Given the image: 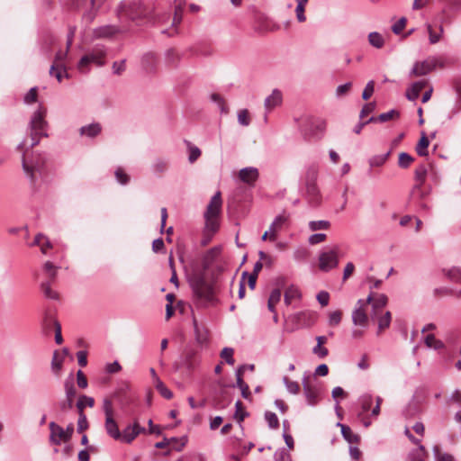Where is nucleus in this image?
I'll return each instance as SVG.
<instances>
[{
    "label": "nucleus",
    "instance_id": "obj_1",
    "mask_svg": "<svg viewBox=\"0 0 461 461\" xmlns=\"http://www.w3.org/2000/svg\"><path fill=\"white\" fill-rule=\"evenodd\" d=\"M25 145L26 140H23L17 145L16 149L23 151V169L31 181L34 182L38 175L41 176L45 173L46 156L44 154L35 153L32 154L31 158H27L26 152L23 151Z\"/></svg>",
    "mask_w": 461,
    "mask_h": 461
},
{
    "label": "nucleus",
    "instance_id": "obj_2",
    "mask_svg": "<svg viewBox=\"0 0 461 461\" xmlns=\"http://www.w3.org/2000/svg\"><path fill=\"white\" fill-rule=\"evenodd\" d=\"M47 111L41 105L32 113L28 129L30 131V148L38 145L41 137H48V122L45 120Z\"/></svg>",
    "mask_w": 461,
    "mask_h": 461
},
{
    "label": "nucleus",
    "instance_id": "obj_3",
    "mask_svg": "<svg viewBox=\"0 0 461 461\" xmlns=\"http://www.w3.org/2000/svg\"><path fill=\"white\" fill-rule=\"evenodd\" d=\"M193 296L198 303H208L212 299V287L206 281L203 274H194L189 280Z\"/></svg>",
    "mask_w": 461,
    "mask_h": 461
},
{
    "label": "nucleus",
    "instance_id": "obj_4",
    "mask_svg": "<svg viewBox=\"0 0 461 461\" xmlns=\"http://www.w3.org/2000/svg\"><path fill=\"white\" fill-rule=\"evenodd\" d=\"M318 168L315 166H310L305 172L304 185L305 196L312 206L320 204L321 196L317 185Z\"/></svg>",
    "mask_w": 461,
    "mask_h": 461
},
{
    "label": "nucleus",
    "instance_id": "obj_5",
    "mask_svg": "<svg viewBox=\"0 0 461 461\" xmlns=\"http://www.w3.org/2000/svg\"><path fill=\"white\" fill-rule=\"evenodd\" d=\"M126 15L132 21L139 22L144 19L152 21L153 8L145 0H132L124 10Z\"/></svg>",
    "mask_w": 461,
    "mask_h": 461
},
{
    "label": "nucleus",
    "instance_id": "obj_6",
    "mask_svg": "<svg viewBox=\"0 0 461 461\" xmlns=\"http://www.w3.org/2000/svg\"><path fill=\"white\" fill-rule=\"evenodd\" d=\"M106 49L104 45H95L91 51L81 57L77 63V68L81 73L89 71V65L95 64L98 67L104 65Z\"/></svg>",
    "mask_w": 461,
    "mask_h": 461
},
{
    "label": "nucleus",
    "instance_id": "obj_7",
    "mask_svg": "<svg viewBox=\"0 0 461 461\" xmlns=\"http://www.w3.org/2000/svg\"><path fill=\"white\" fill-rule=\"evenodd\" d=\"M199 351L192 347H186L181 356V362H175L173 368L175 371H179L185 367L188 373L194 371L200 364Z\"/></svg>",
    "mask_w": 461,
    "mask_h": 461
},
{
    "label": "nucleus",
    "instance_id": "obj_8",
    "mask_svg": "<svg viewBox=\"0 0 461 461\" xmlns=\"http://www.w3.org/2000/svg\"><path fill=\"white\" fill-rule=\"evenodd\" d=\"M339 246L326 247L319 255V268L323 272H329L339 265Z\"/></svg>",
    "mask_w": 461,
    "mask_h": 461
},
{
    "label": "nucleus",
    "instance_id": "obj_9",
    "mask_svg": "<svg viewBox=\"0 0 461 461\" xmlns=\"http://www.w3.org/2000/svg\"><path fill=\"white\" fill-rule=\"evenodd\" d=\"M50 428V442L53 445L59 446L61 441H69L74 433V425L68 424L64 429L61 426L58 425L55 421L49 424Z\"/></svg>",
    "mask_w": 461,
    "mask_h": 461
},
{
    "label": "nucleus",
    "instance_id": "obj_10",
    "mask_svg": "<svg viewBox=\"0 0 461 461\" xmlns=\"http://www.w3.org/2000/svg\"><path fill=\"white\" fill-rule=\"evenodd\" d=\"M146 429L140 425L135 420L131 424L127 425L122 431L121 442L131 444L140 434L145 433Z\"/></svg>",
    "mask_w": 461,
    "mask_h": 461
},
{
    "label": "nucleus",
    "instance_id": "obj_11",
    "mask_svg": "<svg viewBox=\"0 0 461 461\" xmlns=\"http://www.w3.org/2000/svg\"><path fill=\"white\" fill-rule=\"evenodd\" d=\"M83 400L87 401L88 407H93L95 404L94 398L86 396V395L80 396V398L77 402L76 406L78 410V414H79L78 420H77V430L78 433L87 429V428H88V421H87L86 416L85 415V413L83 411V410H84Z\"/></svg>",
    "mask_w": 461,
    "mask_h": 461
},
{
    "label": "nucleus",
    "instance_id": "obj_12",
    "mask_svg": "<svg viewBox=\"0 0 461 461\" xmlns=\"http://www.w3.org/2000/svg\"><path fill=\"white\" fill-rule=\"evenodd\" d=\"M302 384L307 404L310 406H315L319 402L318 398L320 395V389L316 385L311 384L308 382V376L305 375L302 379Z\"/></svg>",
    "mask_w": 461,
    "mask_h": 461
},
{
    "label": "nucleus",
    "instance_id": "obj_13",
    "mask_svg": "<svg viewBox=\"0 0 461 461\" xmlns=\"http://www.w3.org/2000/svg\"><path fill=\"white\" fill-rule=\"evenodd\" d=\"M222 200L221 192H216L211 198L203 216L219 217L221 212Z\"/></svg>",
    "mask_w": 461,
    "mask_h": 461
},
{
    "label": "nucleus",
    "instance_id": "obj_14",
    "mask_svg": "<svg viewBox=\"0 0 461 461\" xmlns=\"http://www.w3.org/2000/svg\"><path fill=\"white\" fill-rule=\"evenodd\" d=\"M183 58V53L176 48H169L164 52V61L167 67L177 68Z\"/></svg>",
    "mask_w": 461,
    "mask_h": 461
},
{
    "label": "nucleus",
    "instance_id": "obj_15",
    "mask_svg": "<svg viewBox=\"0 0 461 461\" xmlns=\"http://www.w3.org/2000/svg\"><path fill=\"white\" fill-rule=\"evenodd\" d=\"M364 302L362 299H359L357 302V307L352 312V321L355 325L366 327L368 316L366 315V312L363 310Z\"/></svg>",
    "mask_w": 461,
    "mask_h": 461
},
{
    "label": "nucleus",
    "instance_id": "obj_16",
    "mask_svg": "<svg viewBox=\"0 0 461 461\" xmlns=\"http://www.w3.org/2000/svg\"><path fill=\"white\" fill-rule=\"evenodd\" d=\"M104 429L106 434L114 440L122 438V431L113 417H107L104 420Z\"/></svg>",
    "mask_w": 461,
    "mask_h": 461
},
{
    "label": "nucleus",
    "instance_id": "obj_17",
    "mask_svg": "<svg viewBox=\"0 0 461 461\" xmlns=\"http://www.w3.org/2000/svg\"><path fill=\"white\" fill-rule=\"evenodd\" d=\"M120 32H122V30L119 26L107 24L95 28L94 30V36L95 38H112Z\"/></svg>",
    "mask_w": 461,
    "mask_h": 461
},
{
    "label": "nucleus",
    "instance_id": "obj_18",
    "mask_svg": "<svg viewBox=\"0 0 461 461\" xmlns=\"http://www.w3.org/2000/svg\"><path fill=\"white\" fill-rule=\"evenodd\" d=\"M193 326L194 331L195 341L200 346L207 345L209 341L208 331L204 327H201L195 318L193 319Z\"/></svg>",
    "mask_w": 461,
    "mask_h": 461
},
{
    "label": "nucleus",
    "instance_id": "obj_19",
    "mask_svg": "<svg viewBox=\"0 0 461 461\" xmlns=\"http://www.w3.org/2000/svg\"><path fill=\"white\" fill-rule=\"evenodd\" d=\"M288 218L284 214L277 215L269 226V240L276 241L277 239L276 232L282 229L283 224L287 221Z\"/></svg>",
    "mask_w": 461,
    "mask_h": 461
},
{
    "label": "nucleus",
    "instance_id": "obj_20",
    "mask_svg": "<svg viewBox=\"0 0 461 461\" xmlns=\"http://www.w3.org/2000/svg\"><path fill=\"white\" fill-rule=\"evenodd\" d=\"M239 177L244 183H254L258 178V170L253 167H243L239 172Z\"/></svg>",
    "mask_w": 461,
    "mask_h": 461
},
{
    "label": "nucleus",
    "instance_id": "obj_21",
    "mask_svg": "<svg viewBox=\"0 0 461 461\" xmlns=\"http://www.w3.org/2000/svg\"><path fill=\"white\" fill-rule=\"evenodd\" d=\"M282 103V93L278 89H274L272 94L268 95L264 102L265 108L267 112H270Z\"/></svg>",
    "mask_w": 461,
    "mask_h": 461
},
{
    "label": "nucleus",
    "instance_id": "obj_22",
    "mask_svg": "<svg viewBox=\"0 0 461 461\" xmlns=\"http://www.w3.org/2000/svg\"><path fill=\"white\" fill-rule=\"evenodd\" d=\"M102 131V126L98 122H92L87 125L80 127L79 133L81 136L93 139L98 136Z\"/></svg>",
    "mask_w": 461,
    "mask_h": 461
},
{
    "label": "nucleus",
    "instance_id": "obj_23",
    "mask_svg": "<svg viewBox=\"0 0 461 461\" xmlns=\"http://www.w3.org/2000/svg\"><path fill=\"white\" fill-rule=\"evenodd\" d=\"M388 298L384 294H376L375 297V301L372 303V311L370 312V316L372 319H375L380 311L387 304Z\"/></svg>",
    "mask_w": 461,
    "mask_h": 461
},
{
    "label": "nucleus",
    "instance_id": "obj_24",
    "mask_svg": "<svg viewBox=\"0 0 461 461\" xmlns=\"http://www.w3.org/2000/svg\"><path fill=\"white\" fill-rule=\"evenodd\" d=\"M141 63L148 73H154L157 69V57L152 52H147L142 56Z\"/></svg>",
    "mask_w": 461,
    "mask_h": 461
},
{
    "label": "nucleus",
    "instance_id": "obj_25",
    "mask_svg": "<svg viewBox=\"0 0 461 461\" xmlns=\"http://www.w3.org/2000/svg\"><path fill=\"white\" fill-rule=\"evenodd\" d=\"M421 184H415L410 193V201L415 203L422 201L427 197L429 192L422 188Z\"/></svg>",
    "mask_w": 461,
    "mask_h": 461
},
{
    "label": "nucleus",
    "instance_id": "obj_26",
    "mask_svg": "<svg viewBox=\"0 0 461 461\" xmlns=\"http://www.w3.org/2000/svg\"><path fill=\"white\" fill-rule=\"evenodd\" d=\"M338 426L340 427L343 438L348 443H357L359 441V436L355 434L348 425L339 422Z\"/></svg>",
    "mask_w": 461,
    "mask_h": 461
},
{
    "label": "nucleus",
    "instance_id": "obj_27",
    "mask_svg": "<svg viewBox=\"0 0 461 461\" xmlns=\"http://www.w3.org/2000/svg\"><path fill=\"white\" fill-rule=\"evenodd\" d=\"M429 145V140L425 132L421 133V137L419 140V142L416 145V152L420 157H425L429 154L428 152V147Z\"/></svg>",
    "mask_w": 461,
    "mask_h": 461
},
{
    "label": "nucleus",
    "instance_id": "obj_28",
    "mask_svg": "<svg viewBox=\"0 0 461 461\" xmlns=\"http://www.w3.org/2000/svg\"><path fill=\"white\" fill-rule=\"evenodd\" d=\"M369 44L375 49H382L384 46V38L378 32H372L367 36Z\"/></svg>",
    "mask_w": 461,
    "mask_h": 461
},
{
    "label": "nucleus",
    "instance_id": "obj_29",
    "mask_svg": "<svg viewBox=\"0 0 461 461\" xmlns=\"http://www.w3.org/2000/svg\"><path fill=\"white\" fill-rule=\"evenodd\" d=\"M432 453L435 461H456L451 454L442 451L438 445L433 447Z\"/></svg>",
    "mask_w": 461,
    "mask_h": 461
},
{
    "label": "nucleus",
    "instance_id": "obj_30",
    "mask_svg": "<svg viewBox=\"0 0 461 461\" xmlns=\"http://www.w3.org/2000/svg\"><path fill=\"white\" fill-rule=\"evenodd\" d=\"M390 154H391V150H388L387 152H385L384 154L372 156L368 159V164L370 166V168L383 166L387 161Z\"/></svg>",
    "mask_w": 461,
    "mask_h": 461
},
{
    "label": "nucleus",
    "instance_id": "obj_31",
    "mask_svg": "<svg viewBox=\"0 0 461 461\" xmlns=\"http://www.w3.org/2000/svg\"><path fill=\"white\" fill-rule=\"evenodd\" d=\"M33 244L40 246L41 250L43 254H47V249L52 247L50 240L41 233H39L35 236Z\"/></svg>",
    "mask_w": 461,
    "mask_h": 461
},
{
    "label": "nucleus",
    "instance_id": "obj_32",
    "mask_svg": "<svg viewBox=\"0 0 461 461\" xmlns=\"http://www.w3.org/2000/svg\"><path fill=\"white\" fill-rule=\"evenodd\" d=\"M64 357L59 356L58 350L53 352L52 360H51V370L56 375H59L60 371L62 369Z\"/></svg>",
    "mask_w": 461,
    "mask_h": 461
},
{
    "label": "nucleus",
    "instance_id": "obj_33",
    "mask_svg": "<svg viewBox=\"0 0 461 461\" xmlns=\"http://www.w3.org/2000/svg\"><path fill=\"white\" fill-rule=\"evenodd\" d=\"M155 388L158 391V393L165 399H171L173 397V393L169 390L166 384L159 379L158 376H156V382L154 383Z\"/></svg>",
    "mask_w": 461,
    "mask_h": 461
},
{
    "label": "nucleus",
    "instance_id": "obj_34",
    "mask_svg": "<svg viewBox=\"0 0 461 461\" xmlns=\"http://www.w3.org/2000/svg\"><path fill=\"white\" fill-rule=\"evenodd\" d=\"M392 321V314L389 311H386L379 319L377 321L378 324V334L390 327Z\"/></svg>",
    "mask_w": 461,
    "mask_h": 461
},
{
    "label": "nucleus",
    "instance_id": "obj_35",
    "mask_svg": "<svg viewBox=\"0 0 461 461\" xmlns=\"http://www.w3.org/2000/svg\"><path fill=\"white\" fill-rule=\"evenodd\" d=\"M41 289L46 298L50 300H59L58 293L53 291L50 287V281L42 282L41 284Z\"/></svg>",
    "mask_w": 461,
    "mask_h": 461
},
{
    "label": "nucleus",
    "instance_id": "obj_36",
    "mask_svg": "<svg viewBox=\"0 0 461 461\" xmlns=\"http://www.w3.org/2000/svg\"><path fill=\"white\" fill-rule=\"evenodd\" d=\"M283 383L289 393L294 394V395L299 393L300 384H298V382L292 381L287 376H284Z\"/></svg>",
    "mask_w": 461,
    "mask_h": 461
},
{
    "label": "nucleus",
    "instance_id": "obj_37",
    "mask_svg": "<svg viewBox=\"0 0 461 461\" xmlns=\"http://www.w3.org/2000/svg\"><path fill=\"white\" fill-rule=\"evenodd\" d=\"M433 60V56H430L424 59L423 61L420 62V68H421V75H427L428 73L433 71L436 69V65Z\"/></svg>",
    "mask_w": 461,
    "mask_h": 461
},
{
    "label": "nucleus",
    "instance_id": "obj_38",
    "mask_svg": "<svg viewBox=\"0 0 461 461\" xmlns=\"http://www.w3.org/2000/svg\"><path fill=\"white\" fill-rule=\"evenodd\" d=\"M428 175V168L424 164H420L414 172V178L417 181V184L423 185L426 180V176Z\"/></svg>",
    "mask_w": 461,
    "mask_h": 461
},
{
    "label": "nucleus",
    "instance_id": "obj_39",
    "mask_svg": "<svg viewBox=\"0 0 461 461\" xmlns=\"http://www.w3.org/2000/svg\"><path fill=\"white\" fill-rule=\"evenodd\" d=\"M425 345L428 348H433L434 349H441L444 348V343L437 339L433 334H428L424 339Z\"/></svg>",
    "mask_w": 461,
    "mask_h": 461
},
{
    "label": "nucleus",
    "instance_id": "obj_40",
    "mask_svg": "<svg viewBox=\"0 0 461 461\" xmlns=\"http://www.w3.org/2000/svg\"><path fill=\"white\" fill-rule=\"evenodd\" d=\"M265 420L270 429H276L279 427V420L276 414L270 411H266L264 414Z\"/></svg>",
    "mask_w": 461,
    "mask_h": 461
},
{
    "label": "nucleus",
    "instance_id": "obj_41",
    "mask_svg": "<svg viewBox=\"0 0 461 461\" xmlns=\"http://www.w3.org/2000/svg\"><path fill=\"white\" fill-rule=\"evenodd\" d=\"M210 100L216 104L218 108L220 109L221 113H228V107L225 104V101L221 95L219 94L213 93L210 95Z\"/></svg>",
    "mask_w": 461,
    "mask_h": 461
},
{
    "label": "nucleus",
    "instance_id": "obj_42",
    "mask_svg": "<svg viewBox=\"0 0 461 461\" xmlns=\"http://www.w3.org/2000/svg\"><path fill=\"white\" fill-rule=\"evenodd\" d=\"M64 388H65V393H66V399L71 400L74 402V398L77 394V390H76V387L74 385L72 379L65 381Z\"/></svg>",
    "mask_w": 461,
    "mask_h": 461
},
{
    "label": "nucleus",
    "instance_id": "obj_43",
    "mask_svg": "<svg viewBox=\"0 0 461 461\" xmlns=\"http://www.w3.org/2000/svg\"><path fill=\"white\" fill-rule=\"evenodd\" d=\"M46 319H50V321H53V326L55 328V342L57 344H61L63 342V338L61 335V325L60 323L52 316V315H47Z\"/></svg>",
    "mask_w": 461,
    "mask_h": 461
},
{
    "label": "nucleus",
    "instance_id": "obj_44",
    "mask_svg": "<svg viewBox=\"0 0 461 461\" xmlns=\"http://www.w3.org/2000/svg\"><path fill=\"white\" fill-rule=\"evenodd\" d=\"M242 408H243L242 402L240 400H238L235 403L236 411H235L234 418L240 423H241L245 420V418H247L249 416V412H247L246 411H243Z\"/></svg>",
    "mask_w": 461,
    "mask_h": 461
},
{
    "label": "nucleus",
    "instance_id": "obj_45",
    "mask_svg": "<svg viewBox=\"0 0 461 461\" xmlns=\"http://www.w3.org/2000/svg\"><path fill=\"white\" fill-rule=\"evenodd\" d=\"M446 276L447 278L453 282L459 283L461 282V268L457 267H453L449 270L446 271Z\"/></svg>",
    "mask_w": 461,
    "mask_h": 461
},
{
    "label": "nucleus",
    "instance_id": "obj_46",
    "mask_svg": "<svg viewBox=\"0 0 461 461\" xmlns=\"http://www.w3.org/2000/svg\"><path fill=\"white\" fill-rule=\"evenodd\" d=\"M414 158L407 152H401L399 154L398 165L402 168H408L412 163Z\"/></svg>",
    "mask_w": 461,
    "mask_h": 461
},
{
    "label": "nucleus",
    "instance_id": "obj_47",
    "mask_svg": "<svg viewBox=\"0 0 461 461\" xmlns=\"http://www.w3.org/2000/svg\"><path fill=\"white\" fill-rule=\"evenodd\" d=\"M300 297H301V294H300L299 290L296 287L292 285L285 293V303L286 304H290L291 301L293 299L300 298Z\"/></svg>",
    "mask_w": 461,
    "mask_h": 461
},
{
    "label": "nucleus",
    "instance_id": "obj_48",
    "mask_svg": "<svg viewBox=\"0 0 461 461\" xmlns=\"http://www.w3.org/2000/svg\"><path fill=\"white\" fill-rule=\"evenodd\" d=\"M205 220V228L206 230L216 232L219 229V221L218 217L212 216H203Z\"/></svg>",
    "mask_w": 461,
    "mask_h": 461
},
{
    "label": "nucleus",
    "instance_id": "obj_49",
    "mask_svg": "<svg viewBox=\"0 0 461 461\" xmlns=\"http://www.w3.org/2000/svg\"><path fill=\"white\" fill-rule=\"evenodd\" d=\"M330 226L329 221L320 220V221H312L309 222V228L311 230L315 231L319 230H327Z\"/></svg>",
    "mask_w": 461,
    "mask_h": 461
},
{
    "label": "nucleus",
    "instance_id": "obj_50",
    "mask_svg": "<svg viewBox=\"0 0 461 461\" xmlns=\"http://www.w3.org/2000/svg\"><path fill=\"white\" fill-rule=\"evenodd\" d=\"M188 145V149H189V156H188V160L191 164L194 163L198 158L199 157L201 156V149L194 146V145H192L190 142L188 141H185Z\"/></svg>",
    "mask_w": 461,
    "mask_h": 461
},
{
    "label": "nucleus",
    "instance_id": "obj_51",
    "mask_svg": "<svg viewBox=\"0 0 461 461\" xmlns=\"http://www.w3.org/2000/svg\"><path fill=\"white\" fill-rule=\"evenodd\" d=\"M359 402H360L361 409H362L363 412H366L370 410V407L373 402V397L371 394H368V393L363 394L359 398Z\"/></svg>",
    "mask_w": 461,
    "mask_h": 461
},
{
    "label": "nucleus",
    "instance_id": "obj_52",
    "mask_svg": "<svg viewBox=\"0 0 461 461\" xmlns=\"http://www.w3.org/2000/svg\"><path fill=\"white\" fill-rule=\"evenodd\" d=\"M115 178L120 185H125L130 182V176L123 171L122 167H118L115 172Z\"/></svg>",
    "mask_w": 461,
    "mask_h": 461
},
{
    "label": "nucleus",
    "instance_id": "obj_53",
    "mask_svg": "<svg viewBox=\"0 0 461 461\" xmlns=\"http://www.w3.org/2000/svg\"><path fill=\"white\" fill-rule=\"evenodd\" d=\"M394 117H400V113L395 109H391L386 113H383L377 116L379 122H385Z\"/></svg>",
    "mask_w": 461,
    "mask_h": 461
},
{
    "label": "nucleus",
    "instance_id": "obj_54",
    "mask_svg": "<svg viewBox=\"0 0 461 461\" xmlns=\"http://www.w3.org/2000/svg\"><path fill=\"white\" fill-rule=\"evenodd\" d=\"M233 348H224L221 352V357L225 360L228 365H233L235 360L233 358Z\"/></svg>",
    "mask_w": 461,
    "mask_h": 461
},
{
    "label": "nucleus",
    "instance_id": "obj_55",
    "mask_svg": "<svg viewBox=\"0 0 461 461\" xmlns=\"http://www.w3.org/2000/svg\"><path fill=\"white\" fill-rule=\"evenodd\" d=\"M236 386L240 389L241 396L244 399H249L250 391L249 385L243 381L242 378H239V381H236Z\"/></svg>",
    "mask_w": 461,
    "mask_h": 461
},
{
    "label": "nucleus",
    "instance_id": "obj_56",
    "mask_svg": "<svg viewBox=\"0 0 461 461\" xmlns=\"http://www.w3.org/2000/svg\"><path fill=\"white\" fill-rule=\"evenodd\" d=\"M352 87L351 82L339 85L336 88L335 95L337 98H340L342 95H347Z\"/></svg>",
    "mask_w": 461,
    "mask_h": 461
},
{
    "label": "nucleus",
    "instance_id": "obj_57",
    "mask_svg": "<svg viewBox=\"0 0 461 461\" xmlns=\"http://www.w3.org/2000/svg\"><path fill=\"white\" fill-rule=\"evenodd\" d=\"M375 91V82L373 80H370L366 85L363 93H362V98L364 100H368Z\"/></svg>",
    "mask_w": 461,
    "mask_h": 461
},
{
    "label": "nucleus",
    "instance_id": "obj_58",
    "mask_svg": "<svg viewBox=\"0 0 461 461\" xmlns=\"http://www.w3.org/2000/svg\"><path fill=\"white\" fill-rule=\"evenodd\" d=\"M125 64H126V59H122L120 61H114L112 66L113 73L114 75H121L126 69Z\"/></svg>",
    "mask_w": 461,
    "mask_h": 461
},
{
    "label": "nucleus",
    "instance_id": "obj_59",
    "mask_svg": "<svg viewBox=\"0 0 461 461\" xmlns=\"http://www.w3.org/2000/svg\"><path fill=\"white\" fill-rule=\"evenodd\" d=\"M103 411L105 415V418L107 417H113V402L110 399H104L103 401Z\"/></svg>",
    "mask_w": 461,
    "mask_h": 461
},
{
    "label": "nucleus",
    "instance_id": "obj_60",
    "mask_svg": "<svg viewBox=\"0 0 461 461\" xmlns=\"http://www.w3.org/2000/svg\"><path fill=\"white\" fill-rule=\"evenodd\" d=\"M238 122L242 126H249L250 123V120L249 118L248 110L243 109L240 110L238 113Z\"/></svg>",
    "mask_w": 461,
    "mask_h": 461
},
{
    "label": "nucleus",
    "instance_id": "obj_61",
    "mask_svg": "<svg viewBox=\"0 0 461 461\" xmlns=\"http://www.w3.org/2000/svg\"><path fill=\"white\" fill-rule=\"evenodd\" d=\"M312 353L316 355L319 358H324L328 356L329 350L322 345L316 344L312 348Z\"/></svg>",
    "mask_w": 461,
    "mask_h": 461
},
{
    "label": "nucleus",
    "instance_id": "obj_62",
    "mask_svg": "<svg viewBox=\"0 0 461 461\" xmlns=\"http://www.w3.org/2000/svg\"><path fill=\"white\" fill-rule=\"evenodd\" d=\"M406 18L405 17H402L401 19H399L393 26H392V31L394 34L398 35L400 34L405 24H406Z\"/></svg>",
    "mask_w": 461,
    "mask_h": 461
},
{
    "label": "nucleus",
    "instance_id": "obj_63",
    "mask_svg": "<svg viewBox=\"0 0 461 461\" xmlns=\"http://www.w3.org/2000/svg\"><path fill=\"white\" fill-rule=\"evenodd\" d=\"M290 453L285 448H278L274 454L275 461H285Z\"/></svg>",
    "mask_w": 461,
    "mask_h": 461
},
{
    "label": "nucleus",
    "instance_id": "obj_64",
    "mask_svg": "<svg viewBox=\"0 0 461 461\" xmlns=\"http://www.w3.org/2000/svg\"><path fill=\"white\" fill-rule=\"evenodd\" d=\"M447 402H452L457 407H461V392L456 389L449 396Z\"/></svg>",
    "mask_w": 461,
    "mask_h": 461
}]
</instances>
